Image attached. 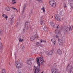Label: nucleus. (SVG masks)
I'll return each instance as SVG.
<instances>
[{
	"instance_id": "nucleus-22",
	"label": "nucleus",
	"mask_w": 73,
	"mask_h": 73,
	"mask_svg": "<svg viewBox=\"0 0 73 73\" xmlns=\"http://www.w3.org/2000/svg\"><path fill=\"white\" fill-rule=\"evenodd\" d=\"M40 43L41 44H42V42H45L46 43V41H45V40H42V39H40Z\"/></svg>"
},
{
	"instance_id": "nucleus-3",
	"label": "nucleus",
	"mask_w": 73,
	"mask_h": 73,
	"mask_svg": "<svg viewBox=\"0 0 73 73\" xmlns=\"http://www.w3.org/2000/svg\"><path fill=\"white\" fill-rule=\"evenodd\" d=\"M50 4L52 7L54 8L56 6V3L53 0H50Z\"/></svg>"
},
{
	"instance_id": "nucleus-33",
	"label": "nucleus",
	"mask_w": 73,
	"mask_h": 73,
	"mask_svg": "<svg viewBox=\"0 0 73 73\" xmlns=\"http://www.w3.org/2000/svg\"><path fill=\"white\" fill-rule=\"evenodd\" d=\"M2 73H6L5 70L4 69H3L2 70Z\"/></svg>"
},
{
	"instance_id": "nucleus-47",
	"label": "nucleus",
	"mask_w": 73,
	"mask_h": 73,
	"mask_svg": "<svg viewBox=\"0 0 73 73\" xmlns=\"http://www.w3.org/2000/svg\"><path fill=\"white\" fill-rule=\"evenodd\" d=\"M31 29V32H32L33 31V29Z\"/></svg>"
},
{
	"instance_id": "nucleus-30",
	"label": "nucleus",
	"mask_w": 73,
	"mask_h": 73,
	"mask_svg": "<svg viewBox=\"0 0 73 73\" xmlns=\"http://www.w3.org/2000/svg\"><path fill=\"white\" fill-rule=\"evenodd\" d=\"M41 10H43V12H45V7H42V8L41 9Z\"/></svg>"
},
{
	"instance_id": "nucleus-2",
	"label": "nucleus",
	"mask_w": 73,
	"mask_h": 73,
	"mask_svg": "<svg viewBox=\"0 0 73 73\" xmlns=\"http://www.w3.org/2000/svg\"><path fill=\"white\" fill-rule=\"evenodd\" d=\"M62 29L63 31H64V32H66L68 33L69 31H70V30H72L73 29V27H64L62 28Z\"/></svg>"
},
{
	"instance_id": "nucleus-19",
	"label": "nucleus",
	"mask_w": 73,
	"mask_h": 73,
	"mask_svg": "<svg viewBox=\"0 0 73 73\" xmlns=\"http://www.w3.org/2000/svg\"><path fill=\"white\" fill-rule=\"evenodd\" d=\"M2 16L3 17H4V18H5L6 20L8 19V16H7V15L5 14H3L2 15Z\"/></svg>"
},
{
	"instance_id": "nucleus-21",
	"label": "nucleus",
	"mask_w": 73,
	"mask_h": 73,
	"mask_svg": "<svg viewBox=\"0 0 73 73\" xmlns=\"http://www.w3.org/2000/svg\"><path fill=\"white\" fill-rule=\"evenodd\" d=\"M52 53L53 52L51 50L48 52V55H52Z\"/></svg>"
},
{
	"instance_id": "nucleus-15",
	"label": "nucleus",
	"mask_w": 73,
	"mask_h": 73,
	"mask_svg": "<svg viewBox=\"0 0 73 73\" xmlns=\"http://www.w3.org/2000/svg\"><path fill=\"white\" fill-rule=\"evenodd\" d=\"M59 44L60 45H62L63 44V42H62V40L60 39L58 40Z\"/></svg>"
},
{
	"instance_id": "nucleus-44",
	"label": "nucleus",
	"mask_w": 73,
	"mask_h": 73,
	"mask_svg": "<svg viewBox=\"0 0 73 73\" xmlns=\"http://www.w3.org/2000/svg\"><path fill=\"white\" fill-rule=\"evenodd\" d=\"M15 3H16V2H13V4H15Z\"/></svg>"
},
{
	"instance_id": "nucleus-14",
	"label": "nucleus",
	"mask_w": 73,
	"mask_h": 73,
	"mask_svg": "<svg viewBox=\"0 0 73 73\" xmlns=\"http://www.w3.org/2000/svg\"><path fill=\"white\" fill-rule=\"evenodd\" d=\"M44 30L45 32H47L49 30V28L48 27H44Z\"/></svg>"
},
{
	"instance_id": "nucleus-45",
	"label": "nucleus",
	"mask_w": 73,
	"mask_h": 73,
	"mask_svg": "<svg viewBox=\"0 0 73 73\" xmlns=\"http://www.w3.org/2000/svg\"><path fill=\"white\" fill-rule=\"evenodd\" d=\"M12 9H14V10H15V8L14 7H12Z\"/></svg>"
},
{
	"instance_id": "nucleus-5",
	"label": "nucleus",
	"mask_w": 73,
	"mask_h": 73,
	"mask_svg": "<svg viewBox=\"0 0 73 73\" xmlns=\"http://www.w3.org/2000/svg\"><path fill=\"white\" fill-rule=\"evenodd\" d=\"M25 28L26 29H28V28H29V25L30 24V23L28 22V21H26L25 23Z\"/></svg>"
},
{
	"instance_id": "nucleus-52",
	"label": "nucleus",
	"mask_w": 73,
	"mask_h": 73,
	"mask_svg": "<svg viewBox=\"0 0 73 73\" xmlns=\"http://www.w3.org/2000/svg\"><path fill=\"white\" fill-rule=\"evenodd\" d=\"M9 64H10V63H9Z\"/></svg>"
},
{
	"instance_id": "nucleus-39",
	"label": "nucleus",
	"mask_w": 73,
	"mask_h": 73,
	"mask_svg": "<svg viewBox=\"0 0 73 73\" xmlns=\"http://www.w3.org/2000/svg\"><path fill=\"white\" fill-rule=\"evenodd\" d=\"M0 51L1 52V53H3V49H1L0 50Z\"/></svg>"
},
{
	"instance_id": "nucleus-8",
	"label": "nucleus",
	"mask_w": 73,
	"mask_h": 73,
	"mask_svg": "<svg viewBox=\"0 0 73 73\" xmlns=\"http://www.w3.org/2000/svg\"><path fill=\"white\" fill-rule=\"evenodd\" d=\"M55 33L58 35H61V33L60 32L59 30L56 29L55 31Z\"/></svg>"
},
{
	"instance_id": "nucleus-35",
	"label": "nucleus",
	"mask_w": 73,
	"mask_h": 73,
	"mask_svg": "<svg viewBox=\"0 0 73 73\" xmlns=\"http://www.w3.org/2000/svg\"><path fill=\"white\" fill-rule=\"evenodd\" d=\"M33 59V58H30V59L29 60V61L32 62V60Z\"/></svg>"
},
{
	"instance_id": "nucleus-31",
	"label": "nucleus",
	"mask_w": 73,
	"mask_h": 73,
	"mask_svg": "<svg viewBox=\"0 0 73 73\" xmlns=\"http://www.w3.org/2000/svg\"><path fill=\"white\" fill-rule=\"evenodd\" d=\"M24 41V39H21V38H19V42H22V41Z\"/></svg>"
},
{
	"instance_id": "nucleus-26",
	"label": "nucleus",
	"mask_w": 73,
	"mask_h": 73,
	"mask_svg": "<svg viewBox=\"0 0 73 73\" xmlns=\"http://www.w3.org/2000/svg\"><path fill=\"white\" fill-rule=\"evenodd\" d=\"M70 73H73V67H72V68H71L70 70Z\"/></svg>"
},
{
	"instance_id": "nucleus-1",
	"label": "nucleus",
	"mask_w": 73,
	"mask_h": 73,
	"mask_svg": "<svg viewBox=\"0 0 73 73\" xmlns=\"http://www.w3.org/2000/svg\"><path fill=\"white\" fill-rule=\"evenodd\" d=\"M50 24L51 27H52L54 28L55 29H58L60 27V25L57 24H54V23L52 22H51L50 23Z\"/></svg>"
},
{
	"instance_id": "nucleus-36",
	"label": "nucleus",
	"mask_w": 73,
	"mask_h": 73,
	"mask_svg": "<svg viewBox=\"0 0 73 73\" xmlns=\"http://www.w3.org/2000/svg\"><path fill=\"white\" fill-rule=\"evenodd\" d=\"M27 3L25 4L24 5L23 7L24 8H25V7H26V6H27Z\"/></svg>"
},
{
	"instance_id": "nucleus-7",
	"label": "nucleus",
	"mask_w": 73,
	"mask_h": 73,
	"mask_svg": "<svg viewBox=\"0 0 73 73\" xmlns=\"http://www.w3.org/2000/svg\"><path fill=\"white\" fill-rule=\"evenodd\" d=\"M37 64H38V68L40 67V62H39V59L37 58L36 59Z\"/></svg>"
},
{
	"instance_id": "nucleus-17",
	"label": "nucleus",
	"mask_w": 73,
	"mask_h": 73,
	"mask_svg": "<svg viewBox=\"0 0 73 73\" xmlns=\"http://www.w3.org/2000/svg\"><path fill=\"white\" fill-rule=\"evenodd\" d=\"M59 14L60 15H61V16H63V15H64V11L63 10L61 11L60 12Z\"/></svg>"
},
{
	"instance_id": "nucleus-51",
	"label": "nucleus",
	"mask_w": 73,
	"mask_h": 73,
	"mask_svg": "<svg viewBox=\"0 0 73 73\" xmlns=\"http://www.w3.org/2000/svg\"><path fill=\"white\" fill-rule=\"evenodd\" d=\"M52 18H53V16L52 17Z\"/></svg>"
},
{
	"instance_id": "nucleus-42",
	"label": "nucleus",
	"mask_w": 73,
	"mask_h": 73,
	"mask_svg": "<svg viewBox=\"0 0 73 73\" xmlns=\"http://www.w3.org/2000/svg\"><path fill=\"white\" fill-rule=\"evenodd\" d=\"M64 6L65 7V8H66V4H64Z\"/></svg>"
},
{
	"instance_id": "nucleus-24",
	"label": "nucleus",
	"mask_w": 73,
	"mask_h": 73,
	"mask_svg": "<svg viewBox=\"0 0 73 73\" xmlns=\"http://www.w3.org/2000/svg\"><path fill=\"white\" fill-rule=\"evenodd\" d=\"M35 38V37L34 36H32L30 38V40H34Z\"/></svg>"
},
{
	"instance_id": "nucleus-23",
	"label": "nucleus",
	"mask_w": 73,
	"mask_h": 73,
	"mask_svg": "<svg viewBox=\"0 0 73 73\" xmlns=\"http://www.w3.org/2000/svg\"><path fill=\"white\" fill-rule=\"evenodd\" d=\"M20 19H18L17 21V23L16 24V26H17V27H18V26H19V23L20 22Z\"/></svg>"
},
{
	"instance_id": "nucleus-43",
	"label": "nucleus",
	"mask_w": 73,
	"mask_h": 73,
	"mask_svg": "<svg viewBox=\"0 0 73 73\" xmlns=\"http://www.w3.org/2000/svg\"><path fill=\"white\" fill-rule=\"evenodd\" d=\"M12 1L13 3H14L15 1V0H13Z\"/></svg>"
},
{
	"instance_id": "nucleus-32",
	"label": "nucleus",
	"mask_w": 73,
	"mask_h": 73,
	"mask_svg": "<svg viewBox=\"0 0 73 73\" xmlns=\"http://www.w3.org/2000/svg\"><path fill=\"white\" fill-rule=\"evenodd\" d=\"M0 35H3V31L2 30H0Z\"/></svg>"
},
{
	"instance_id": "nucleus-49",
	"label": "nucleus",
	"mask_w": 73,
	"mask_h": 73,
	"mask_svg": "<svg viewBox=\"0 0 73 73\" xmlns=\"http://www.w3.org/2000/svg\"><path fill=\"white\" fill-rule=\"evenodd\" d=\"M14 10H15V11H17V9H16V8H15V9Z\"/></svg>"
},
{
	"instance_id": "nucleus-50",
	"label": "nucleus",
	"mask_w": 73,
	"mask_h": 73,
	"mask_svg": "<svg viewBox=\"0 0 73 73\" xmlns=\"http://www.w3.org/2000/svg\"><path fill=\"white\" fill-rule=\"evenodd\" d=\"M23 31H24V32H23V33H25V30H24Z\"/></svg>"
},
{
	"instance_id": "nucleus-16",
	"label": "nucleus",
	"mask_w": 73,
	"mask_h": 73,
	"mask_svg": "<svg viewBox=\"0 0 73 73\" xmlns=\"http://www.w3.org/2000/svg\"><path fill=\"white\" fill-rule=\"evenodd\" d=\"M51 41L52 44H53L54 45H55L56 42V41H55V39L54 38H52L51 39Z\"/></svg>"
},
{
	"instance_id": "nucleus-38",
	"label": "nucleus",
	"mask_w": 73,
	"mask_h": 73,
	"mask_svg": "<svg viewBox=\"0 0 73 73\" xmlns=\"http://www.w3.org/2000/svg\"><path fill=\"white\" fill-rule=\"evenodd\" d=\"M2 45H2V43L1 42H0V47H1Z\"/></svg>"
},
{
	"instance_id": "nucleus-4",
	"label": "nucleus",
	"mask_w": 73,
	"mask_h": 73,
	"mask_svg": "<svg viewBox=\"0 0 73 73\" xmlns=\"http://www.w3.org/2000/svg\"><path fill=\"white\" fill-rule=\"evenodd\" d=\"M55 19L57 20H58L59 21H61V19L60 17H59V15L57 14H56L54 16Z\"/></svg>"
},
{
	"instance_id": "nucleus-37",
	"label": "nucleus",
	"mask_w": 73,
	"mask_h": 73,
	"mask_svg": "<svg viewBox=\"0 0 73 73\" xmlns=\"http://www.w3.org/2000/svg\"><path fill=\"white\" fill-rule=\"evenodd\" d=\"M35 38H38V36H37V35H36V34H35Z\"/></svg>"
},
{
	"instance_id": "nucleus-25",
	"label": "nucleus",
	"mask_w": 73,
	"mask_h": 73,
	"mask_svg": "<svg viewBox=\"0 0 73 73\" xmlns=\"http://www.w3.org/2000/svg\"><path fill=\"white\" fill-rule=\"evenodd\" d=\"M5 9L6 10V11H10V8H9V7H6Z\"/></svg>"
},
{
	"instance_id": "nucleus-48",
	"label": "nucleus",
	"mask_w": 73,
	"mask_h": 73,
	"mask_svg": "<svg viewBox=\"0 0 73 73\" xmlns=\"http://www.w3.org/2000/svg\"><path fill=\"white\" fill-rule=\"evenodd\" d=\"M14 10H15V11H17V9H16V8H15V9Z\"/></svg>"
},
{
	"instance_id": "nucleus-29",
	"label": "nucleus",
	"mask_w": 73,
	"mask_h": 73,
	"mask_svg": "<svg viewBox=\"0 0 73 73\" xmlns=\"http://www.w3.org/2000/svg\"><path fill=\"white\" fill-rule=\"evenodd\" d=\"M70 6L71 7V9H73V4L72 3H70Z\"/></svg>"
},
{
	"instance_id": "nucleus-18",
	"label": "nucleus",
	"mask_w": 73,
	"mask_h": 73,
	"mask_svg": "<svg viewBox=\"0 0 73 73\" xmlns=\"http://www.w3.org/2000/svg\"><path fill=\"white\" fill-rule=\"evenodd\" d=\"M52 73H56V69L55 68H52Z\"/></svg>"
},
{
	"instance_id": "nucleus-34",
	"label": "nucleus",
	"mask_w": 73,
	"mask_h": 73,
	"mask_svg": "<svg viewBox=\"0 0 73 73\" xmlns=\"http://www.w3.org/2000/svg\"><path fill=\"white\" fill-rule=\"evenodd\" d=\"M36 45H37L38 46H40V43L38 42H36Z\"/></svg>"
},
{
	"instance_id": "nucleus-10",
	"label": "nucleus",
	"mask_w": 73,
	"mask_h": 73,
	"mask_svg": "<svg viewBox=\"0 0 73 73\" xmlns=\"http://www.w3.org/2000/svg\"><path fill=\"white\" fill-rule=\"evenodd\" d=\"M73 67L72 66H67L66 70L67 71H69V70H70V69H71V68H72Z\"/></svg>"
},
{
	"instance_id": "nucleus-6",
	"label": "nucleus",
	"mask_w": 73,
	"mask_h": 73,
	"mask_svg": "<svg viewBox=\"0 0 73 73\" xmlns=\"http://www.w3.org/2000/svg\"><path fill=\"white\" fill-rule=\"evenodd\" d=\"M35 70L34 71V73H40V69L39 68H38L37 69V67H35Z\"/></svg>"
},
{
	"instance_id": "nucleus-46",
	"label": "nucleus",
	"mask_w": 73,
	"mask_h": 73,
	"mask_svg": "<svg viewBox=\"0 0 73 73\" xmlns=\"http://www.w3.org/2000/svg\"><path fill=\"white\" fill-rule=\"evenodd\" d=\"M56 38H58V36L56 35Z\"/></svg>"
},
{
	"instance_id": "nucleus-13",
	"label": "nucleus",
	"mask_w": 73,
	"mask_h": 73,
	"mask_svg": "<svg viewBox=\"0 0 73 73\" xmlns=\"http://www.w3.org/2000/svg\"><path fill=\"white\" fill-rule=\"evenodd\" d=\"M27 64L29 65H31L32 64V62L28 60H27Z\"/></svg>"
},
{
	"instance_id": "nucleus-11",
	"label": "nucleus",
	"mask_w": 73,
	"mask_h": 73,
	"mask_svg": "<svg viewBox=\"0 0 73 73\" xmlns=\"http://www.w3.org/2000/svg\"><path fill=\"white\" fill-rule=\"evenodd\" d=\"M16 66L17 68H18V69L20 68H21V63H20V62Z\"/></svg>"
},
{
	"instance_id": "nucleus-28",
	"label": "nucleus",
	"mask_w": 73,
	"mask_h": 73,
	"mask_svg": "<svg viewBox=\"0 0 73 73\" xmlns=\"http://www.w3.org/2000/svg\"><path fill=\"white\" fill-rule=\"evenodd\" d=\"M19 63V62L17 61H15V65L16 66Z\"/></svg>"
},
{
	"instance_id": "nucleus-12",
	"label": "nucleus",
	"mask_w": 73,
	"mask_h": 73,
	"mask_svg": "<svg viewBox=\"0 0 73 73\" xmlns=\"http://www.w3.org/2000/svg\"><path fill=\"white\" fill-rule=\"evenodd\" d=\"M57 53L59 55L61 54H62V51H61V50L60 49H58L57 52Z\"/></svg>"
},
{
	"instance_id": "nucleus-41",
	"label": "nucleus",
	"mask_w": 73,
	"mask_h": 73,
	"mask_svg": "<svg viewBox=\"0 0 73 73\" xmlns=\"http://www.w3.org/2000/svg\"><path fill=\"white\" fill-rule=\"evenodd\" d=\"M25 7H23V13H24V11H25Z\"/></svg>"
},
{
	"instance_id": "nucleus-20",
	"label": "nucleus",
	"mask_w": 73,
	"mask_h": 73,
	"mask_svg": "<svg viewBox=\"0 0 73 73\" xmlns=\"http://www.w3.org/2000/svg\"><path fill=\"white\" fill-rule=\"evenodd\" d=\"M40 24H41V25L44 24H45V22H44V21L41 20L40 21Z\"/></svg>"
},
{
	"instance_id": "nucleus-40",
	"label": "nucleus",
	"mask_w": 73,
	"mask_h": 73,
	"mask_svg": "<svg viewBox=\"0 0 73 73\" xmlns=\"http://www.w3.org/2000/svg\"><path fill=\"white\" fill-rule=\"evenodd\" d=\"M38 1H39V2H40V3H42V0H38Z\"/></svg>"
},
{
	"instance_id": "nucleus-27",
	"label": "nucleus",
	"mask_w": 73,
	"mask_h": 73,
	"mask_svg": "<svg viewBox=\"0 0 73 73\" xmlns=\"http://www.w3.org/2000/svg\"><path fill=\"white\" fill-rule=\"evenodd\" d=\"M13 22V18H12L10 20V23L11 24H12Z\"/></svg>"
},
{
	"instance_id": "nucleus-9",
	"label": "nucleus",
	"mask_w": 73,
	"mask_h": 73,
	"mask_svg": "<svg viewBox=\"0 0 73 73\" xmlns=\"http://www.w3.org/2000/svg\"><path fill=\"white\" fill-rule=\"evenodd\" d=\"M40 60L41 64H43L44 63V58L42 56H41L40 58Z\"/></svg>"
}]
</instances>
